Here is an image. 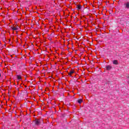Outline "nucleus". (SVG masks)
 <instances>
[{"label":"nucleus","mask_w":129,"mask_h":129,"mask_svg":"<svg viewBox=\"0 0 129 129\" xmlns=\"http://www.w3.org/2000/svg\"><path fill=\"white\" fill-rule=\"evenodd\" d=\"M113 64L114 65H118V61L116 60H114L113 61Z\"/></svg>","instance_id":"nucleus-3"},{"label":"nucleus","mask_w":129,"mask_h":129,"mask_svg":"<svg viewBox=\"0 0 129 129\" xmlns=\"http://www.w3.org/2000/svg\"><path fill=\"white\" fill-rule=\"evenodd\" d=\"M74 73V71H71L70 73H68V75L71 77V74H73Z\"/></svg>","instance_id":"nucleus-6"},{"label":"nucleus","mask_w":129,"mask_h":129,"mask_svg":"<svg viewBox=\"0 0 129 129\" xmlns=\"http://www.w3.org/2000/svg\"><path fill=\"white\" fill-rule=\"evenodd\" d=\"M82 99H79V100H78V103H81V102H82Z\"/></svg>","instance_id":"nucleus-9"},{"label":"nucleus","mask_w":129,"mask_h":129,"mask_svg":"<svg viewBox=\"0 0 129 129\" xmlns=\"http://www.w3.org/2000/svg\"><path fill=\"white\" fill-rule=\"evenodd\" d=\"M12 30L13 31H17V30H18V28L17 27H12Z\"/></svg>","instance_id":"nucleus-8"},{"label":"nucleus","mask_w":129,"mask_h":129,"mask_svg":"<svg viewBox=\"0 0 129 129\" xmlns=\"http://www.w3.org/2000/svg\"><path fill=\"white\" fill-rule=\"evenodd\" d=\"M40 120H39V119H37V120H36V121H35V124L36 125H39V124H40Z\"/></svg>","instance_id":"nucleus-4"},{"label":"nucleus","mask_w":129,"mask_h":129,"mask_svg":"<svg viewBox=\"0 0 129 129\" xmlns=\"http://www.w3.org/2000/svg\"><path fill=\"white\" fill-rule=\"evenodd\" d=\"M1 76H2V74H0V78L1 77Z\"/></svg>","instance_id":"nucleus-10"},{"label":"nucleus","mask_w":129,"mask_h":129,"mask_svg":"<svg viewBox=\"0 0 129 129\" xmlns=\"http://www.w3.org/2000/svg\"><path fill=\"white\" fill-rule=\"evenodd\" d=\"M17 79L18 80H22V77L20 75H17Z\"/></svg>","instance_id":"nucleus-7"},{"label":"nucleus","mask_w":129,"mask_h":129,"mask_svg":"<svg viewBox=\"0 0 129 129\" xmlns=\"http://www.w3.org/2000/svg\"><path fill=\"white\" fill-rule=\"evenodd\" d=\"M111 68H112V67L110 66H106V69L107 70H111Z\"/></svg>","instance_id":"nucleus-2"},{"label":"nucleus","mask_w":129,"mask_h":129,"mask_svg":"<svg viewBox=\"0 0 129 129\" xmlns=\"http://www.w3.org/2000/svg\"><path fill=\"white\" fill-rule=\"evenodd\" d=\"M82 9V7L81 5H77V10H81Z\"/></svg>","instance_id":"nucleus-5"},{"label":"nucleus","mask_w":129,"mask_h":129,"mask_svg":"<svg viewBox=\"0 0 129 129\" xmlns=\"http://www.w3.org/2000/svg\"><path fill=\"white\" fill-rule=\"evenodd\" d=\"M124 7L125 9H127V10H128V9H129V2H126L124 4Z\"/></svg>","instance_id":"nucleus-1"}]
</instances>
